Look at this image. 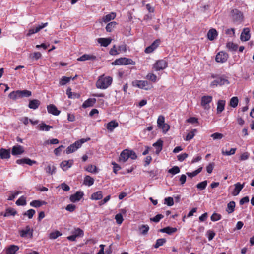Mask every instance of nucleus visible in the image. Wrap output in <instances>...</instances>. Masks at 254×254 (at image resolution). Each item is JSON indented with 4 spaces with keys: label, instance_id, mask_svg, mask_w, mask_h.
<instances>
[{
    "label": "nucleus",
    "instance_id": "43",
    "mask_svg": "<svg viewBox=\"0 0 254 254\" xmlns=\"http://www.w3.org/2000/svg\"><path fill=\"white\" fill-rule=\"evenodd\" d=\"M62 235V233L59 231H55L51 232L49 235V238L50 239H55L58 237Z\"/></svg>",
    "mask_w": 254,
    "mask_h": 254
},
{
    "label": "nucleus",
    "instance_id": "61",
    "mask_svg": "<svg viewBox=\"0 0 254 254\" xmlns=\"http://www.w3.org/2000/svg\"><path fill=\"white\" fill-rule=\"evenodd\" d=\"M159 128L162 129L163 133H166L170 129V126L168 124L164 123Z\"/></svg>",
    "mask_w": 254,
    "mask_h": 254
},
{
    "label": "nucleus",
    "instance_id": "55",
    "mask_svg": "<svg viewBox=\"0 0 254 254\" xmlns=\"http://www.w3.org/2000/svg\"><path fill=\"white\" fill-rule=\"evenodd\" d=\"M115 220L118 224H121L124 220L122 214L121 213H118L115 216Z\"/></svg>",
    "mask_w": 254,
    "mask_h": 254
},
{
    "label": "nucleus",
    "instance_id": "9",
    "mask_svg": "<svg viewBox=\"0 0 254 254\" xmlns=\"http://www.w3.org/2000/svg\"><path fill=\"white\" fill-rule=\"evenodd\" d=\"M228 58V54L223 51L219 52L216 56L215 60L218 63H224Z\"/></svg>",
    "mask_w": 254,
    "mask_h": 254
},
{
    "label": "nucleus",
    "instance_id": "14",
    "mask_svg": "<svg viewBox=\"0 0 254 254\" xmlns=\"http://www.w3.org/2000/svg\"><path fill=\"white\" fill-rule=\"evenodd\" d=\"M83 193L81 191H77L75 194L70 195V200L72 202L79 201L83 197Z\"/></svg>",
    "mask_w": 254,
    "mask_h": 254
},
{
    "label": "nucleus",
    "instance_id": "1",
    "mask_svg": "<svg viewBox=\"0 0 254 254\" xmlns=\"http://www.w3.org/2000/svg\"><path fill=\"white\" fill-rule=\"evenodd\" d=\"M113 81L111 76H105L104 74L100 76L96 83V86L97 88L106 89L109 87Z\"/></svg>",
    "mask_w": 254,
    "mask_h": 254
},
{
    "label": "nucleus",
    "instance_id": "31",
    "mask_svg": "<svg viewBox=\"0 0 254 254\" xmlns=\"http://www.w3.org/2000/svg\"><path fill=\"white\" fill-rule=\"evenodd\" d=\"M116 17V14L114 12H111L102 18L103 21L106 23L112 20H113Z\"/></svg>",
    "mask_w": 254,
    "mask_h": 254
},
{
    "label": "nucleus",
    "instance_id": "13",
    "mask_svg": "<svg viewBox=\"0 0 254 254\" xmlns=\"http://www.w3.org/2000/svg\"><path fill=\"white\" fill-rule=\"evenodd\" d=\"M73 163V160H65L61 162L60 166L64 171H66L72 166Z\"/></svg>",
    "mask_w": 254,
    "mask_h": 254
},
{
    "label": "nucleus",
    "instance_id": "54",
    "mask_svg": "<svg viewBox=\"0 0 254 254\" xmlns=\"http://www.w3.org/2000/svg\"><path fill=\"white\" fill-rule=\"evenodd\" d=\"M8 96L10 99H12L13 100H16L17 98H19L18 95V91L17 90L11 92L9 94Z\"/></svg>",
    "mask_w": 254,
    "mask_h": 254
},
{
    "label": "nucleus",
    "instance_id": "60",
    "mask_svg": "<svg viewBox=\"0 0 254 254\" xmlns=\"http://www.w3.org/2000/svg\"><path fill=\"white\" fill-rule=\"evenodd\" d=\"M164 217V216L162 214H157L155 217L151 218L150 219L151 221L154 222L155 223L158 222L162 218Z\"/></svg>",
    "mask_w": 254,
    "mask_h": 254
},
{
    "label": "nucleus",
    "instance_id": "30",
    "mask_svg": "<svg viewBox=\"0 0 254 254\" xmlns=\"http://www.w3.org/2000/svg\"><path fill=\"white\" fill-rule=\"evenodd\" d=\"M56 167L51 164H48L46 167L45 168V170L46 173L52 175L56 172Z\"/></svg>",
    "mask_w": 254,
    "mask_h": 254
},
{
    "label": "nucleus",
    "instance_id": "18",
    "mask_svg": "<svg viewBox=\"0 0 254 254\" xmlns=\"http://www.w3.org/2000/svg\"><path fill=\"white\" fill-rule=\"evenodd\" d=\"M207 36L209 40L213 41L218 36V32L215 29L212 28L208 31Z\"/></svg>",
    "mask_w": 254,
    "mask_h": 254
},
{
    "label": "nucleus",
    "instance_id": "53",
    "mask_svg": "<svg viewBox=\"0 0 254 254\" xmlns=\"http://www.w3.org/2000/svg\"><path fill=\"white\" fill-rule=\"evenodd\" d=\"M35 213V211L34 209H31L25 212L23 215L27 216L29 219H31Z\"/></svg>",
    "mask_w": 254,
    "mask_h": 254
},
{
    "label": "nucleus",
    "instance_id": "29",
    "mask_svg": "<svg viewBox=\"0 0 254 254\" xmlns=\"http://www.w3.org/2000/svg\"><path fill=\"white\" fill-rule=\"evenodd\" d=\"M19 250V247L16 245H11L6 250V254H15Z\"/></svg>",
    "mask_w": 254,
    "mask_h": 254
},
{
    "label": "nucleus",
    "instance_id": "34",
    "mask_svg": "<svg viewBox=\"0 0 254 254\" xmlns=\"http://www.w3.org/2000/svg\"><path fill=\"white\" fill-rule=\"evenodd\" d=\"M235 202L234 201H231L227 204L226 211L229 213H232L235 210Z\"/></svg>",
    "mask_w": 254,
    "mask_h": 254
},
{
    "label": "nucleus",
    "instance_id": "46",
    "mask_svg": "<svg viewBox=\"0 0 254 254\" xmlns=\"http://www.w3.org/2000/svg\"><path fill=\"white\" fill-rule=\"evenodd\" d=\"M17 205L24 206L26 204V200L25 197L23 196L20 197L16 202Z\"/></svg>",
    "mask_w": 254,
    "mask_h": 254
},
{
    "label": "nucleus",
    "instance_id": "63",
    "mask_svg": "<svg viewBox=\"0 0 254 254\" xmlns=\"http://www.w3.org/2000/svg\"><path fill=\"white\" fill-rule=\"evenodd\" d=\"M165 123V118L163 116H159L157 119V126L159 127Z\"/></svg>",
    "mask_w": 254,
    "mask_h": 254
},
{
    "label": "nucleus",
    "instance_id": "57",
    "mask_svg": "<svg viewBox=\"0 0 254 254\" xmlns=\"http://www.w3.org/2000/svg\"><path fill=\"white\" fill-rule=\"evenodd\" d=\"M164 203L169 206H171L174 204L173 198L171 197L165 198L164 199Z\"/></svg>",
    "mask_w": 254,
    "mask_h": 254
},
{
    "label": "nucleus",
    "instance_id": "56",
    "mask_svg": "<svg viewBox=\"0 0 254 254\" xmlns=\"http://www.w3.org/2000/svg\"><path fill=\"white\" fill-rule=\"evenodd\" d=\"M207 185V181H204L203 182H201L199 183H198L196 185V187L200 189V190H203L205 189Z\"/></svg>",
    "mask_w": 254,
    "mask_h": 254
},
{
    "label": "nucleus",
    "instance_id": "39",
    "mask_svg": "<svg viewBox=\"0 0 254 254\" xmlns=\"http://www.w3.org/2000/svg\"><path fill=\"white\" fill-rule=\"evenodd\" d=\"M39 128L40 130H45L48 131L50 129L53 128V127L42 123L39 125Z\"/></svg>",
    "mask_w": 254,
    "mask_h": 254
},
{
    "label": "nucleus",
    "instance_id": "24",
    "mask_svg": "<svg viewBox=\"0 0 254 254\" xmlns=\"http://www.w3.org/2000/svg\"><path fill=\"white\" fill-rule=\"evenodd\" d=\"M96 101L95 98H89L83 103L82 106L83 108L92 107L95 103Z\"/></svg>",
    "mask_w": 254,
    "mask_h": 254
},
{
    "label": "nucleus",
    "instance_id": "4",
    "mask_svg": "<svg viewBox=\"0 0 254 254\" xmlns=\"http://www.w3.org/2000/svg\"><path fill=\"white\" fill-rule=\"evenodd\" d=\"M134 87L148 90L151 88V85L146 80H135L132 83Z\"/></svg>",
    "mask_w": 254,
    "mask_h": 254
},
{
    "label": "nucleus",
    "instance_id": "22",
    "mask_svg": "<svg viewBox=\"0 0 254 254\" xmlns=\"http://www.w3.org/2000/svg\"><path fill=\"white\" fill-rule=\"evenodd\" d=\"M0 157L1 159H9L10 157V151L6 149H0Z\"/></svg>",
    "mask_w": 254,
    "mask_h": 254
},
{
    "label": "nucleus",
    "instance_id": "5",
    "mask_svg": "<svg viewBox=\"0 0 254 254\" xmlns=\"http://www.w3.org/2000/svg\"><path fill=\"white\" fill-rule=\"evenodd\" d=\"M212 101V96H203L201 97V106L204 109L208 110L210 109L209 104Z\"/></svg>",
    "mask_w": 254,
    "mask_h": 254
},
{
    "label": "nucleus",
    "instance_id": "23",
    "mask_svg": "<svg viewBox=\"0 0 254 254\" xmlns=\"http://www.w3.org/2000/svg\"><path fill=\"white\" fill-rule=\"evenodd\" d=\"M96 59V57L94 55L84 54L82 56L77 59L78 61H85L86 60H94Z\"/></svg>",
    "mask_w": 254,
    "mask_h": 254
},
{
    "label": "nucleus",
    "instance_id": "17",
    "mask_svg": "<svg viewBox=\"0 0 254 254\" xmlns=\"http://www.w3.org/2000/svg\"><path fill=\"white\" fill-rule=\"evenodd\" d=\"M24 152L23 147L20 145L14 146L12 148L11 153L13 155H18Z\"/></svg>",
    "mask_w": 254,
    "mask_h": 254
},
{
    "label": "nucleus",
    "instance_id": "19",
    "mask_svg": "<svg viewBox=\"0 0 254 254\" xmlns=\"http://www.w3.org/2000/svg\"><path fill=\"white\" fill-rule=\"evenodd\" d=\"M118 126L119 124L115 120H112L107 124L106 128L109 131L112 132Z\"/></svg>",
    "mask_w": 254,
    "mask_h": 254
},
{
    "label": "nucleus",
    "instance_id": "28",
    "mask_svg": "<svg viewBox=\"0 0 254 254\" xmlns=\"http://www.w3.org/2000/svg\"><path fill=\"white\" fill-rule=\"evenodd\" d=\"M159 231L161 232L166 233L170 235L173 233L176 232L177 231V229L176 228L166 227L165 228L161 229Z\"/></svg>",
    "mask_w": 254,
    "mask_h": 254
},
{
    "label": "nucleus",
    "instance_id": "59",
    "mask_svg": "<svg viewBox=\"0 0 254 254\" xmlns=\"http://www.w3.org/2000/svg\"><path fill=\"white\" fill-rule=\"evenodd\" d=\"M221 215L218 213H214L211 216V220L212 221H216L221 219Z\"/></svg>",
    "mask_w": 254,
    "mask_h": 254
},
{
    "label": "nucleus",
    "instance_id": "20",
    "mask_svg": "<svg viewBox=\"0 0 254 254\" xmlns=\"http://www.w3.org/2000/svg\"><path fill=\"white\" fill-rule=\"evenodd\" d=\"M226 101L223 100H219L217 103V113L220 114L224 110Z\"/></svg>",
    "mask_w": 254,
    "mask_h": 254
},
{
    "label": "nucleus",
    "instance_id": "2",
    "mask_svg": "<svg viewBox=\"0 0 254 254\" xmlns=\"http://www.w3.org/2000/svg\"><path fill=\"white\" fill-rule=\"evenodd\" d=\"M90 138L87 139H81L75 142L73 144L69 146L66 149V154H70L75 151L77 149L81 147L82 144L88 140H89Z\"/></svg>",
    "mask_w": 254,
    "mask_h": 254
},
{
    "label": "nucleus",
    "instance_id": "48",
    "mask_svg": "<svg viewBox=\"0 0 254 254\" xmlns=\"http://www.w3.org/2000/svg\"><path fill=\"white\" fill-rule=\"evenodd\" d=\"M146 78L153 82H156L157 81V77L156 75L152 73H149L146 76Z\"/></svg>",
    "mask_w": 254,
    "mask_h": 254
},
{
    "label": "nucleus",
    "instance_id": "6",
    "mask_svg": "<svg viewBox=\"0 0 254 254\" xmlns=\"http://www.w3.org/2000/svg\"><path fill=\"white\" fill-rule=\"evenodd\" d=\"M231 17L235 22L240 23L243 20V14L238 9H233L231 12Z\"/></svg>",
    "mask_w": 254,
    "mask_h": 254
},
{
    "label": "nucleus",
    "instance_id": "3",
    "mask_svg": "<svg viewBox=\"0 0 254 254\" xmlns=\"http://www.w3.org/2000/svg\"><path fill=\"white\" fill-rule=\"evenodd\" d=\"M114 65H135V62L132 59L125 57L116 59L112 63Z\"/></svg>",
    "mask_w": 254,
    "mask_h": 254
},
{
    "label": "nucleus",
    "instance_id": "45",
    "mask_svg": "<svg viewBox=\"0 0 254 254\" xmlns=\"http://www.w3.org/2000/svg\"><path fill=\"white\" fill-rule=\"evenodd\" d=\"M85 170L90 173H96L97 172V168L95 166L92 165H88L86 168Z\"/></svg>",
    "mask_w": 254,
    "mask_h": 254
},
{
    "label": "nucleus",
    "instance_id": "32",
    "mask_svg": "<svg viewBox=\"0 0 254 254\" xmlns=\"http://www.w3.org/2000/svg\"><path fill=\"white\" fill-rule=\"evenodd\" d=\"M94 179L90 176L87 175L84 177V184L88 186H90L94 184Z\"/></svg>",
    "mask_w": 254,
    "mask_h": 254
},
{
    "label": "nucleus",
    "instance_id": "37",
    "mask_svg": "<svg viewBox=\"0 0 254 254\" xmlns=\"http://www.w3.org/2000/svg\"><path fill=\"white\" fill-rule=\"evenodd\" d=\"M103 197L102 191H99L93 193L91 196V199L92 200H100Z\"/></svg>",
    "mask_w": 254,
    "mask_h": 254
},
{
    "label": "nucleus",
    "instance_id": "8",
    "mask_svg": "<svg viewBox=\"0 0 254 254\" xmlns=\"http://www.w3.org/2000/svg\"><path fill=\"white\" fill-rule=\"evenodd\" d=\"M228 84H229V82L227 79L223 77H219L211 83L210 86L214 87Z\"/></svg>",
    "mask_w": 254,
    "mask_h": 254
},
{
    "label": "nucleus",
    "instance_id": "62",
    "mask_svg": "<svg viewBox=\"0 0 254 254\" xmlns=\"http://www.w3.org/2000/svg\"><path fill=\"white\" fill-rule=\"evenodd\" d=\"M211 137L214 139H221L223 137V135L222 133L216 132L211 135Z\"/></svg>",
    "mask_w": 254,
    "mask_h": 254
},
{
    "label": "nucleus",
    "instance_id": "38",
    "mask_svg": "<svg viewBox=\"0 0 254 254\" xmlns=\"http://www.w3.org/2000/svg\"><path fill=\"white\" fill-rule=\"evenodd\" d=\"M138 229L142 235H145L148 233L149 227L148 225H142L139 226Z\"/></svg>",
    "mask_w": 254,
    "mask_h": 254
},
{
    "label": "nucleus",
    "instance_id": "26",
    "mask_svg": "<svg viewBox=\"0 0 254 254\" xmlns=\"http://www.w3.org/2000/svg\"><path fill=\"white\" fill-rule=\"evenodd\" d=\"M129 150L125 149L123 150L121 154L120 157V161H122L123 162H125L129 158L128 155Z\"/></svg>",
    "mask_w": 254,
    "mask_h": 254
},
{
    "label": "nucleus",
    "instance_id": "64",
    "mask_svg": "<svg viewBox=\"0 0 254 254\" xmlns=\"http://www.w3.org/2000/svg\"><path fill=\"white\" fill-rule=\"evenodd\" d=\"M41 54L39 52H34L31 54L30 57L32 59L38 60L41 57Z\"/></svg>",
    "mask_w": 254,
    "mask_h": 254
},
{
    "label": "nucleus",
    "instance_id": "15",
    "mask_svg": "<svg viewBox=\"0 0 254 254\" xmlns=\"http://www.w3.org/2000/svg\"><path fill=\"white\" fill-rule=\"evenodd\" d=\"M33 230H31L29 226H27L25 230H22L20 231V235L22 237H25L28 235L29 237L32 238L33 237Z\"/></svg>",
    "mask_w": 254,
    "mask_h": 254
},
{
    "label": "nucleus",
    "instance_id": "21",
    "mask_svg": "<svg viewBox=\"0 0 254 254\" xmlns=\"http://www.w3.org/2000/svg\"><path fill=\"white\" fill-rule=\"evenodd\" d=\"M163 142L161 139H158L155 143L153 144V146L156 147V153L158 154L162 149Z\"/></svg>",
    "mask_w": 254,
    "mask_h": 254
},
{
    "label": "nucleus",
    "instance_id": "10",
    "mask_svg": "<svg viewBox=\"0 0 254 254\" xmlns=\"http://www.w3.org/2000/svg\"><path fill=\"white\" fill-rule=\"evenodd\" d=\"M250 30L249 28H245L243 29L240 36V39L242 41H247L251 37Z\"/></svg>",
    "mask_w": 254,
    "mask_h": 254
},
{
    "label": "nucleus",
    "instance_id": "12",
    "mask_svg": "<svg viewBox=\"0 0 254 254\" xmlns=\"http://www.w3.org/2000/svg\"><path fill=\"white\" fill-rule=\"evenodd\" d=\"M47 111L49 113L55 116L59 115L61 112L54 104H50L49 105H48Z\"/></svg>",
    "mask_w": 254,
    "mask_h": 254
},
{
    "label": "nucleus",
    "instance_id": "40",
    "mask_svg": "<svg viewBox=\"0 0 254 254\" xmlns=\"http://www.w3.org/2000/svg\"><path fill=\"white\" fill-rule=\"evenodd\" d=\"M202 167H200L198 168L197 170H195L194 171L192 172H187L186 174L188 175V177L192 178L195 176H196L198 174H199L202 170Z\"/></svg>",
    "mask_w": 254,
    "mask_h": 254
},
{
    "label": "nucleus",
    "instance_id": "41",
    "mask_svg": "<svg viewBox=\"0 0 254 254\" xmlns=\"http://www.w3.org/2000/svg\"><path fill=\"white\" fill-rule=\"evenodd\" d=\"M239 100L237 97H232L230 101L229 105L233 108H235L237 106Z\"/></svg>",
    "mask_w": 254,
    "mask_h": 254
},
{
    "label": "nucleus",
    "instance_id": "47",
    "mask_svg": "<svg viewBox=\"0 0 254 254\" xmlns=\"http://www.w3.org/2000/svg\"><path fill=\"white\" fill-rule=\"evenodd\" d=\"M226 47L229 50L232 51H236L238 48V46L236 44L231 42H228L227 43Z\"/></svg>",
    "mask_w": 254,
    "mask_h": 254
},
{
    "label": "nucleus",
    "instance_id": "58",
    "mask_svg": "<svg viewBox=\"0 0 254 254\" xmlns=\"http://www.w3.org/2000/svg\"><path fill=\"white\" fill-rule=\"evenodd\" d=\"M236 148H231L230 151H224L222 150V153L223 155L229 156L233 155L235 153Z\"/></svg>",
    "mask_w": 254,
    "mask_h": 254
},
{
    "label": "nucleus",
    "instance_id": "33",
    "mask_svg": "<svg viewBox=\"0 0 254 254\" xmlns=\"http://www.w3.org/2000/svg\"><path fill=\"white\" fill-rule=\"evenodd\" d=\"M46 202L44 201L41 200H33L31 201L30 203V205L32 207H39L43 205L46 204Z\"/></svg>",
    "mask_w": 254,
    "mask_h": 254
},
{
    "label": "nucleus",
    "instance_id": "27",
    "mask_svg": "<svg viewBox=\"0 0 254 254\" xmlns=\"http://www.w3.org/2000/svg\"><path fill=\"white\" fill-rule=\"evenodd\" d=\"M40 104V102L37 99H34L29 101L28 107L30 109H36Z\"/></svg>",
    "mask_w": 254,
    "mask_h": 254
},
{
    "label": "nucleus",
    "instance_id": "51",
    "mask_svg": "<svg viewBox=\"0 0 254 254\" xmlns=\"http://www.w3.org/2000/svg\"><path fill=\"white\" fill-rule=\"evenodd\" d=\"M73 234L75 235L76 237L83 236L84 235V232L80 228H77L75 229L74 231L73 232Z\"/></svg>",
    "mask_w": 254,
    "mask_h": 254
},
{
    "label": "nucleus",
    "instance_id": "7",
    "mask_svg": "<svg viewBox=\"0 0 254 254\" xmlns=\"http://www.w3.org/2000/svg\"><path fill=\"white\" fill-rule=\"evenodd\" d=\"M167 62L164 60H160L154 64L153 68L156 71L163 70L167 67Z\"/></svg>",
    "mask_w": 254,
    "mask_h": 254
},
{
    "label": "nucleus",
    "instance_id": "25",
    "mask_svg": "<svg viewBox=\"0 0 254 254\" xmlns=\"http://www.w3.org/2000/svg\"><path fill=\"white\" fill-rule=\"evenodd\" d=\"M112 39L110 38H100L98 39V42L101 44V46L104 47L108 46L111 42Z\"/></svg>",
    "mask_w": 254,
    "mask_h": 254
},
{
    "label": "nucleus",
    "instance_id": "52",
    "mask_svg": "<svg viewBox=\"0 0 254 254\" xmlns=\"http://www.w3.org/2000/svg\"><path fill=\"white\" fill-rule=\"evenodd\" d=\"M71 77H67L66 76H63L60 81V84L61 85H65L66 83L69 82Z\"/></svg>",
    "mask_w": 254,
    "mask_h": 254
},
{
    "label": "nucleus",
    "instance_id": "35",
    "mask_svg": "<svg viewBox=\"0 0 254 254\" xmlns=\"http://www.w3.org/2000/svg\"><path fill=\"white\" fill-rule=\"evenodd\" d=\"M17 213L16 211L11 207L8 208L6 209L5 213L3 215L4 217H8L10 216H14Z\"/></svg>",
    "mask_w": 254,
    "mask_h": 254
},
{
    "label": "nucleus",
    "instance_id": "16",
    "mask_svg": "<svg viewBox=\"0 0 254 254\" xmlns=\"http://www.w3.org/2000/svg\"><path fill=\"white\" fill-rule=\"evenodd\" d=\"M16 163H17L18 164H26L32 166L33 164H36V161L35 160H32L28 158H24L17 160Z\"/></svg>",
    "mask_w": 254,
    "mask_h": 254
},
{
    "label": "nucleus",
    "instance_id": "49",
    "mask_svg": "<svg viewBox=\"0 0 254 254\" xmlns=\"http://www.w3.org/2000/svg\"><path fill=\"white\" fill-rule=\"evenodd\" d=\"M180 169L178 166H174L168 170V172L172 175H175L180 172Z\"/></svg>",
    "mask_w": 254,
    "mask_h": 254
},
{
    "label": "nucleus",
    "instance_id": "11",
    "mask_svg": "<svg viewBox=\"0 0 254 254\" xmlns=\"http://www.w3.org/2000/svg\"><path fill=\"white\" fill-rule=\"evenodd\" d=\"M245 186V183L241 184L240 183L238 182L234 185L235 188L232 192L233 196H237L239 194L240 191L242 190Z\"/></svg>",
    "mask_w": 254,
    "mask_h": 254
},
{
    "label": "nucleus",
    "instance_id": "42",
    "mask_svg": "<svg viewBox=\"0 0 254 254\" xmlns=\"http://www.w3.org/2000/svg\"><path fill=\"white\" fill-rule=\"evenodd\" d=\"M117 23L115 21H112L109 23L106 27V30L107 32H111L113 29L115 27Z\"/></svg>",
    "mask_w": 254,
    "mask_h": 254
},
{
    "label": "nucleus",
    "instance_id": "36",
    "mask_svg": "<svg viewBox=\"0 0 254 254\" xmlns=\"http://www.w3.org/2000/svg\"><path fill=\"white\" fill-rule=\"evenodd\" d=\"M18 91L19 98L23 97H28L31 95V92L29 90H24Z\"/></svg>",
    "mask_w": 254,
    "mask_h": 254
},
{
    "label": "nucleus",
    "instance_id": "50",
    "mask_svg": "<svg viewBox=\"0 0 254 254\" xmlns=\"http://www.w3.org/2000/svg\"><path fill=\"white\" fill-rule=\"evenodd\" d=\"M196 129H193L192 131L188 133L186 135L185 140L186 141H190L191 139H192L194 136V132H196Z\"/></svg>",
    "mask_w": 254,
    "mask_h": 254
},
{
    "label": "nucleus",
    "instance_id": "44",
    "mask_svg": "<svg viewBox=\"0 0 254 254\" xmlns=\"http://www.w3.org/2000/svg\"><path fill=\"white\" fill-rule=\"evenodd\" d=\"M166 242V240L165 238H160L157 240L155 244L154 245V247L155 248H157L161 246H162L164 243H165Z\"/></svg>",
    "mask_w": 254,
    "mask_h": 254
}]
</instances>
